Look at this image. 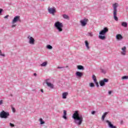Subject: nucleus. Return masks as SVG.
Listing matches in <instances>:
<instances>
[{
	"instance_id": "f257e3e1",
	"label": "nucleus",
	"mask_w": 128,
	"mask_h": 128,
	"mask_svg": "<svg viewBox=\"0 0 128 128\" xmlns=\"http://www.w3.org/2000/svg\"><path fill=\"white\" fill-rule=\"evenodd\" d=\"M72 118L74 120V122L77 124V126H80V124H82L84 118L82 117V115L78 113V110H76L74 112Z\"/></svg>"
},
{
	"instance_id": "f03ea898",
	"label": "nucleus",
	"mask_w": 128,
	"mask_h": 128,
	"mask_svg": "<svg viewBox=\"0 0 128 128\" xmlns=\"http://www.w3.org/2000/svg\"><path fill=\"white\" fill-rule=\"evenodd\" d=\"M113 6V16H114V18L116 20V22H118V16H116L117 12H118V9L117 8L118 6V3H114L112 4Z\"/></svg>"
},
{
	"instance_id": "7ed1b4c3",
	"label": "nucleus",
	"mask_w": 128,
	"mask_h": 128,
	"mask_svg": "<svg viewBox=\"0 0 128 128\" xmlns=\"http://www.w3.org/2000/svg\"><path fill=\"white\" fill-rule=\"evenodd\" d=\"M54 26L58 30V32H62V28H64V24L60 22V21L56 22L54 24Z\"/></svg>"
},
{
	"instance_id": "20e7f679",
	"label": "nucleus",
	"mask_w": 128,
	"mask_h": 128,
	"mask_svg": "<svg viewBox=\"0 0 128 128\" xmlns=\"http://www.w3.org/2000/svg\"><path fill=\"white\" fill-rule=\"evenodd\" d=\"M10 116V112H6L4 110H2L0 112V118H8Z\"/></svg>"
},
{
	"instance_id": "39448f33",
	"label": "nucleus",
	"mask_w": 128,
	"mask_h": 128,
	"mask_svg": "<svg viewBox=\"0 0 128 128\" xmlns=\"http://www.w3.org/2000/svg\"><path fill=\"white\" fill-rule=\"evenodd\" d=\"M48 10L49 14H52V16H54V14L56 12V10L54 7L51 8L48 7Z\"/></svg>"
},
{
	"instance_id": "423d86ee",
	"label": "nucleus",
	"mask_w": 128,
	"mask_h": 128,
	"mask_svg": "<svg viewBox=\"0 0 128 128\" xmlns=\"http://www.w3.org/2000/svg\"><path fill=\"white\" fill-rule=\"evenodd\" d=\"M22 22V20H20V16H15L12 20V24H16V22Z\"/></svg>"
},
{
	"instance_id": "0eeeda50",
	"label": "nucleus",
	"mask_w": 128,
	"mask_h": 128,
	"mask_svg": "<svg viewBox=\"0 0 128 128\" xmlns=\"http://www.w3.org/2000/svg\"><path fill=\"white\" fill-rule=\"evenodd\" d=\"M107 82H108V79L104 78L103 80H100L99 84L100 86H106V84Z\"/></svg>"
},
{
	"instance_id": "6e6552de",
	"label": "nucleus",
	"mask_w": 128,
	"mask_h": 128,
	"mask_svg": "<svg viewBox=\"0 0 128 128\" xmlns=\"http://www.w3.org/2000/svg\"><path fill=\"white\" fill-rule=\"evenodd\" d=\"M108 32V28L105 27L104 28L103 30L100 32L99 34L101 36H104V34H106Z\"/></svg>"
},
{
	"instance_id": "1a4fd4ad",
	"label": "nucleus",
	"mask_w": 128,
	"mask_h": 128,
	"mask_svg": "<svg viewBox=\"0 0 128 128\" xmlns=\"http://www.w3.org/2000/svg\"><path fill=\"white\" fill-rule=\"evenodd\" d=\"M48 80H50V79H46L45 80L46 84H47L48 86V88H52V90L54 89V84L48 82Z\"/></svg>"
},
{
	"instance_id": "9d476101",
	"label": "nucleus",
	"mask_w": 128,
	"mask_h": 128,
	"mask_svg": "<svg viewBox=\"0 0 128 128\" xmlns=\"http://www.w3.org/2000/svg\"><path fill=\"white\" fill-rule=\"evenodd\" d=\"M88 20L86 18H84L80 20L81 26H86V24H88Z\"/></svg>"
},
{
	"instance_id": "9b49d317",
	"label": "nucleus",
	"mask_w": 128,
	"mask_h": 128,
	"mask_svg": "<svg viewBox=\"0 0 128 128\" xmlns=\"http://www.w3.org/2000/svg\"><path fill=\"white\" fill-rule=\"evenodd\" d=\"M28 38H29V44H34V38L28 36Z\"/></svg>"
},
{
	"instance_id": "f8f14e48",
	"label": "nucleus",
	"mask_w": 128,
	"mask_h": 128,
	"mask_svg": "<svg viewBox=\"0 0 128 128\" xmlns=\"http://www.w3.org/2000/svg\"><path fill=\"white\" fill-rule=\"evenodd\" d=\"M84 76V74L82 72H80L78 71H77L76 73V76L77 78H82Z\"/></svg>"
},
{
	"instance_id": "ddd939ff",
	"label": "nucleus",
	"mask_w": 128,
	"mask_h": 128,
	"mask_svg": "<svg viewBox=\"0 0 128 128\" xmlns=\"http://www.w3.org/2000/svg\"><path fill=\"white\" fill-rule=\"evenodd\" d=\"M116 40H122L124 38V37L122 36V34H118L116 35Z\"/></svg>"
},
{
	"instance_id": "4468645a",
	"label": "nucleus",
	"mask_w": 128,
	"mask_h": 128,
	"mask_svg": "<svg viewBox=\"0 0 128 128\" xmlns=\"http://www.w3.org/2000/svg\"><path fill=\"white\" fill-rule=\"evenodd\" d=\"M68 96V92H64L62 94V98H64V100H66V96Z\"/></svg>"
},
{
	"instance_id": "2eb2a0df",
	"label": "nucleus",
	"mask_w": 128,
	"mask_h": 128,
	"mask_svg": "<svg viewBox=\"0 0 128 128\" xmlns=\"http://www.w3.org/2000/svg\"><path fill=\"white\" fill-rule=\"evenodd\" d=\"M105 122L108 124V126L110 128H112V124L108 120H106Z\"/></svg>"
},
{
	"instance_id": "dca6fc26",
	"label": "nucleus",
	"mask_w": 128,
	"mask_h": 128,
	"mask_svg": "<svg viewBox=\"0 0 128 128\" xmlns=\"http://www.w3.org/2000/svg\"><path fill=\"white\" fill-rule=\"evenodd\" d=\"M108 112H105L102 116V122H104V118H106V116H108Z\"/></svg>"
},
{
	"instance_id": "f3484780",
	"label": "nucleus",
	"mask_w": 128,
	"mask_h": 128,
	"mask_svg": "<svg viewBox=\"0 0 128 128\" xmlns=\"http://www.w3.org/2000/svg\"><path fill=\"white\" fill-rule=\"evenodd\" d=\"M78 70H84V67L82 65H78L77 66Z\"/></svg>"
},
{
	"instance_id": "a211bd4d",
	"label": "nucleus",
	"mask_w": 128,
	"mask_h": 128,
	"mask_svg": "<svg viewBox=\"0 0 128 128\" xmlns=\"http://www.w3.org/2000/svg\"><path fill=\"white\" fill-rule=\"evenodd\" d=\"M122 52H121L123 56H126V47L124 46V48H122Z\"/></svg>"
},
{
	"instance_id": "6ab92c4d",
	"label": "nucleus",
	"mask_w": 128,
	"mask_h": 128,
	"mask_svg": "<svg viewBox=\"0 0 128 128\" xmlns=\"http://www.w3.org/2000/svg\"><path fill=\"white\" fill-rule=\"evenodd\" d=\"M62 118H64V120H68V117H66V110H64V115Z\"/></svg>"
},
{
	"instance_id": "aec40b11",
	"label": "nucleus",
	"mask_w": 128,
	"mask_h": 128,
	"mask_svg": "<svg viewBox=\"0 0 128 128\" xmlns=\"http://www.w3.org/2000/svg\"><path fill=\"white\" fill-rule=\"evenodd\" d=\"M84 42H85V46L87 50H90V46H89L88 42V40H86Z\"/></svg>"
},
{
	"instance_id": "412c9836",
	"label": "nucleus",
	"mask_w": 128,
	"mask_h": 128,
	"mask_svg": "<svg viewBox=\"0 0 128 128\" xmlns=\"http://www.w3.org/2000/svg\"><path fill=\"white\" fill-rule=\"evenodd\" d=\"M121 25L124 28H128V23L126 22H122Z\"/></svg>"
},
{
	"instance_id": "4be33fe9",
	"label": "nucleus",
	"mask_w": 128,
	"mask_h": 128,
	"mask_svg": "<svg viewBox=\"0 0 128 128\" xmlns=\"http://www.w3.org/2000/svg\"><path fill=\"white\" fill-rule=\"evenodd\" d=\"M98 38L100 40H106V36L102 35H100Z\"/></svg>"
},
{
	"instance_id": "5701e85b",
	"label": "nucleus",
	"mask_w": 128,
	"mask_h": 128,
	"mask_svg": "<svg viewBox=\"0 0 128 128\" xmlns=\"http://www.w3.org/2000/svg\"><path fill=\"white\" fill-rule=\"evenodd\" d=\"M48 65V62H44L40 64L41 66H46Z\"/></svg>"
},
{
	"instance_id": "b1692460",
	"label": "nucleus",
	"mask_w": 128,
	"mask_h": 128,
	"mask_svg": "<svg viewBox=\"0 0 128 128\" xmlns=\"http://www.w3.org/2000/svg\"><path fill=\"white\" fill-rule=\"evenodd\" d=\"M62 16H63L64 18H65V20H68V18H69L68 16L66 14H63Z\"/></svg>"
},
{
	"instance_id": "393cba45",
	"label": "nucleus",
	"mask_w": 128,
	"mask_h": 128,
	"mask_svg": "<svg viewBox=\"0 0 128 128\" xmlns=\"http://www.w3.org/2000/svg\"><path fill=\"white\" fill-rule=\"evenodd\" d=\"M46 48H48V50H52V46L48 44L46 46Z\"/></svg>"
},
{
	"instance_id": "a878e982",
	"label": "nucleus",
	"mask_w": 128,
	"mask_h": 128,
	"mask_svg": "<svg viewBox=\"0 0 128 128\" xmlns=\"http://www.w3.org/2000/svg\"><path fill=\"white\" fill-rule=\"evenodd\" d=\"M87 36H90L91 38H92V36H94V34H92V32H88L87 34Z\"/></svg>"
},
{
	"instance_id": "bb28decb",
	"label": "nucleus",
	"mask_w": 128,
	"mask_h": 128,
	"mask_svg": "<svg viewBox=\"0 0 128 128\" xmlns=\"http://www.w3.org/2000/svg\"><path fill=\"white\" fill-rule=\"evenodd\" d=\"M92 78L94 82H96V80H96V77L94 75H92Z\"/></svg>"
},
{
	"instance_id": "cd10ccee",
	"label": "nucleus",
	"mask_w": 128,
	"mask_h": 128,
	"mask_svg": "<svg viewBox=\"0 0 128 128\" xmlns=\"http://www.w3.org/2000/svg\"><path fill=\"white\" fill-rule=\"evenodd\" d=\"M40 122L41 124H44V121L42 120V118H40Z\"/></svg>"
},
{
	"instance_id": "c85d7f7f",
	"label": "nucleus",
	"mask_w": 128,
	"mask_h": 128,
	"mask_svg": "<svg viewBox=\"0 0 128 128\" xmlns=\"http://www.w3.org/2000/svg\"><path fill=\"white\" fill-rule=\"evenodd\" d=\"M122 80H128V76H122Z\"/></svg>"
},
{
	"instance_id": "c756f323",
	"label": "nucleus",
	"mask_w": 128,
	"mask_h": 128,
	"mask_svg": "<svg viewBox=\"0 0 128 128\" xmlns=\"http://www.w3.org/2000/svg\"><path fill=\"white\" fill-rule=\"evenodd\" d=\"M100 70H101V72H102V74H106V70H104L102 68L100 69Z\"/></svg>"
},
{
	"instance_id": "7c9ffc66",
	"label": "nucleus",
	"mask_w": 128,
	"mask_h": 128,
	"mask_svg": "<svg viewBox=\"0 0 128 128\" xmlns=\"http://www.w3.org/2000/svg\"><path fill=\"white\" fill-rule=\"evenodd\" d=\"M94 84H96L97 88H98V86H100V85L98 84V80H96L95 82H94Z\"/></svg>"
},
{
	"instance_id": "2f4dec72",
	"label": "nucleus",
	"mask_w": 128,
	"mask_h": 128,
	"mask_svg": "<svg viewBox=\"0 0 128 128\" xmlns=\"http://www.w3.org/2000/svg\"><path fill=\"white\" fill-rule=\"evenodd\" d=\"M90 88H94V84L93 82H90Z\"/></svg>"
},
{
	"instance_id": "473e14b6",
	"label": "nucleus",
	"mask_w": 128,
	"mask_h": 128,
	"mask_svg": "<svg viewBox=\"0 0 128 128\" xmlns=\"http://www.w3.org/2000/svg\"><path fill=\"white\" fill-rule=\"evenodd\" d=\"M0 56H6V54H2V50H0Z\"/></svg>"
},
{
	"instance_id": "72a5a7b5",
	"label": "nucleus",
	"mask_w": 128,
	"mask_h": 128,
	"mask_svg": "<svg viewBox=\"0 0 128 128\" xmlns=\"http://www.w3.org/2000/svg\"><path fill=\"white\" fill-rule=\"evenodd\" d=\"M13 112H16V108L14 107H12Z\"/></svg>"
},
{
	"instance_id": "f704fd0d",
	"label": "nucleus",
	"mask_w": 128,
	"mask_h": 128,
	"mask_svg": "<svg viewBox=\"0 0 128 128\" xmlns=\"http://www.w3.org/2000/svg\"><path fill=\"white\" fill-rule=\"evenodd\" d=\"M10 126H11L12 128H14V124H12V123H10Z\"/></svg>"
},
{
	"instance_id": "c9c22d12",
	"label": "nucleus",
	"mask_w": 128,
	"mask_h": 128,
	"mask_svg": "<svg viewBox=\"0 0 128 128\" xmlns=\"http://www.w3.org/2000/svg\"><path fill=\"white\" fill-rule=\"evenodd\" d=\"M4 104V100H0V104Z\"/></svg>"
},
{
	"instance_id": "e433bc0d",
	"label": "nucleus",
	"mask_w": 128,
	"mask_h": 128,
	"mask_svg": "<svg viewBox=\"0 0 128 128\" xmlns=\"http://www.w3.org/2000/svg\"><path fill=\"white\" fill-rule=\"evenodd\" d=\"M3 10H2V8H0V14L2 12Z\"/></svg>"
},
{
	"instance_id": "4c0bfd02",
	"label": "nucleus",
	"mask_w": 128,
	"mask_h": 128,
	"mask_svg": "<svg viewBox=\"0 0 128 128\" xmlns=\"http://www.w3.org/2000/svg\"><path fill=\"white\" fill-rule=\"evenodd\" d=\"M112 90H110V91H108V94H112Z\"/></svg>"
},
{
	"instance_id": "58836bf2",
	"label": "nucleus",
	"mask_w": 128,
	"mask_h": 128,
	"mask_svg": "<svg viewBox=\"0 0 128 128\" xmlns=\"http://www.w3.org/2000/svg\"><path fill=\"white\" fill-rule=\"evenodd\" d=\"M16 24H12V28H14V27H16Z\"/></svg>"
},
{
	"instance_id": "ea45409f",
	"label": "nucleus",
	"mask_w": 128,
	"mask_h": 128,
	"mask_svg": "<svg viewBox=\"0 0 128 128\" xmlns=\"http://www.w3.org/2000/svg\"><path fill=\"white\" fill-rule=\"evenodd\" d=\"M96 114V111H92V114Z\"/></svg>"
},
{
	"instance_id": "a19ab883",
	"label": "nucleus",
	"mask_w": 128,
	"mask_h": 128,
	"mask_svg": "<svg viewBox=\"0 0 128 128\" xmlns=\"http://www.w3.org/2000/svg\"><path fill=\"white\" fill-rule=\"evenodd\" d=\"M9 16L8 15H6V16H5L4 17V18H8Z\"/></svg>"
},
{
	"instance_id": "79ce46f5",
	"label": "nucleus",
	"mask_w": 128,
	"mask_h": 128,
	"mask_svg": "<svg viewBox=\"0 0 128 128\" xmlns=\"http://www.w3.org/2000/svg\"><path fill=\"white\" fill-rule=\"evenodd\" d=\"M58 68H64V67L58 66Z\"/></svg>"
},
{
	"instance_id": "37998d69",
	"label": "nucleus",
	"mask_w": 128,
	"mask_h": 128,
	"mask_svg": "<svg viewBox=\"0 0 128 128\" xmlns=\"http://www.w3.org/2000/svg\"><path fill=\"white\" fill-rule=\"evenodd\" d=\"M112 128H116V126L112 125Z\"/></svg>"
},
{
	"instance_id": "c03bdc74",
	"label": "nucleus",
	"mask_w": 128,
	"mask_h": 128,
	"mask_svg": "<svg viewBox=\"0 0 128 128\" xmlns=\"http://www.w3.org/2000/svg\"><path fill=\"white\" fill-rule=\"evenodd\" d=\"M123 122H124V121L121 120L120 121V124H122Z\"/></svg>"
},
{
	"instance_id": "a18cd8bd",
	"label": "nucleus",
	"mask_w": 128,
	"mask_h": 128,
	"mask_svg": "<svg viewBox=\"0 0 128 128\" xmlns=\"http://www.w3.org/2000/svg\"><path fill=\"white\" fill-rule=\"evenodd\" d=\"M34 76H36V73H34Z\"/></svg>"
},
{
	"instance_id": "49530a36",
	"label": "nucleus",
	"mask_w": 128,
	"mask_h": 128,
	"mask_svg": "<svg viewBox=\"0 0 128 128\" xmlns=\"http://www.w3.org/2000/svg\"><path fill=\"white\" fill-rule=\"evenodd\" d=\"M40 90L42 92H44V90L42 89Z\"/></svg>"
},
{
	"instance_id": "de8ad7c7",
	"label": "nucleus",
	"mask_w": 128,
	"mask_h": 128,
	"mask_svg": "<svg viewBox=\"0 0 128 128\" xmlns=\"http://www.w3.org/2000/svg\"><path fill=\"white\" fill-rule=\"evenodd\" d=\"M10 96H13L12 94H11Z\"/></svg>"
},
{
	"instance_id": "09e8293b",
	"label": "nucleus",
	"mask_w": 128,
	"mask_h": 128,
	"mask_svg": "<svg viewBox=\"0 0 128 128\" xmlns=\"http://www.w3.org/2000/svg\"><path fill=\"white\" fill-rule=\"evenodd\" d=\"M127 80H128V76H127Z\"/></svg>"
},
{
	"instance_id": "8fccbe9b",
	"label": "nucleus",
	"mask_w": 128,
	"mask_h": 128,
	"mask_svg": "<svg viewBox=\"0 0 128 128\" xmlns=\"http://www.w3.org/2000/svg\"><path fill=\"white\" fill-rule=\"evenodd\" d=\"M66 68H68V66H66Z\"/></svg>"
}]
</instances>
